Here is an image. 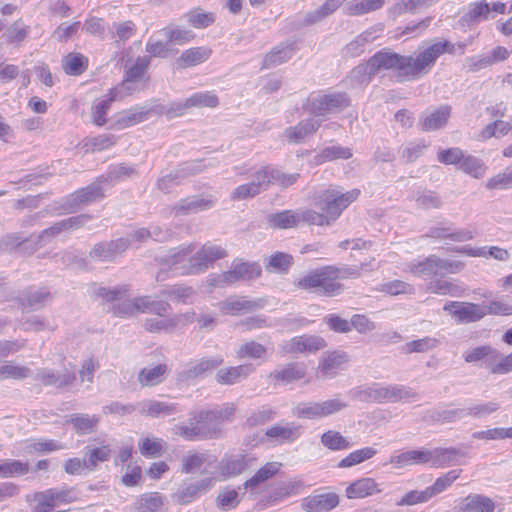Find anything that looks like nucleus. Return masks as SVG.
<instances>
[{"label": "nucleus", "instance_id": "a19ab883", "mask_svg": "<svg viewBox=\"0 0 512 512\" xmlns=\"http://www.w3.org/2000/svg\"><path fill=\"white\" fill-rule=\"evenodd\" d=\"M148 112L141 108H132L119 113L115 123L113 124L115 129H124L133 125H136L146 119Z\"/></svg>", "mask_w": 512, "mask_h": 512}, {"label": "nucleus", "instance_id": "c85d7f7f", "mask_svg": "<svg viewBox=\"0 0 512 512\" xmlns=\"http://www.w3.org/2000/svg\"><path fill=\"white\" fill-rule=\"evenodd\" d=\"M265 435L277 442H293L301 435V426L294 423H277L265 432Z\"/></svg>", "mask_w": 512, "mask_h": 512}, {"label": "nucleus", "instance_id": "5701e85b", "mask_svg": "<svg viewBox=\"0 0 512 512\" xmlns=\"http://www.w3.org/2000/svg\"><path fill=\"white\" fill-rule=\"evenodd\" d=\"M427 236L435 239L463 242L472 239L473 232L467 229H454L448 224L439 223L429 229Z\"/></svg>", "mask_w": 512, "mask_h": 512}, {"label": "nucleus", "instance_id": "13d9d810", "mask_svg": "<svg viewBox=\"0 0 512 512\" xmlns=\"http://www.w3.org/2000/svg\"><path fill=\"white\" fill-rule=\"evenodd\" d=\"M293 265V257L283 252H277L270 256L266 264V270L285 274Z\"/></svg>", "mask_w": 512, "mask_h": 512}, {"label": "nucleus", "instance_id": "7c9ffc66", "mask_svg": "<svg viewBox=\"0 0 512 512\" xmlns=\"http://www.w3.org/2000/svg\"><path fill=\"white\" fill-rule=\"evenodd\" d=\"M100 417L97 415H89L86 413H76L69 416L66 423L72 425L74 431L78 435L91 434L97 430Z\"/></svg>", "mask_w": 512, "mask_h": 512}, {"label": "nucleus", "instance_id": "20e7f679", "mask_svg": "<svg viewBox=\"0 0 512 512\" xmlns=\"http://www.w3.org/2000/svg\"><path fill=\"white\" fill-rule=\"evenodd\" d=\"M359 189L342 192L334 186L316 192L312 199L314 205L325 213L333 224L342 212L360 196Z\"/></svg>", "mask_w": 512, "mask_h": 512}, {"label": "nucleus", "instance_id": "338daca9", "mask_svg": "<svg viewBox=\"0 0 512 512\" xmlns=\"http://www.w3.org/2000/svg\"><path fill=\"white\" fill-rule=\"evenodd\" d=\"M305 375L304 368L297 364H289L282 370L274 371L271 376L275 380H280L284 383H290L292 381L303 378Z\"/></svg>", "mask_w": 512, "mask_h": 512}, {"label": "nucleus", "instance_id": "412c9836", "mask_svg": "<svg viewBox=\"0 0 512 512\" xmlns=\"http://www.w3.org/2000/svg\"><path fill=\"white\" fill-rule=\"evenodd\" d=\"M224 314H238L242 311H254L264 307V300H250L247 297L233 296L219 304Z\"/></svg>", "mask_w": 512, "mask_h": 512}, {"label": "nucleus", "instance_id": "58836bf2", "mask_svg": "<svg viewBox=\"0 0 512 512\" xmlns=\"http://www.w3.org/2000/svg\"><path fill=\"white\" fill-rule=\"evenodd\" d=\"M166 372L167 366L165 364L143 368L138 374V381L142 386H155L164 380Z\"/></svg>", "mask_w": 512, "mask_h": 512}, {"label": "nucleus", "instance_id": "c03bdc74", "mask_svg": "<svg viewBox=\"0 0 512 512\" xmlns=\"http://www.w3.org/2000/svg\"><path fill=\"white\" fill-rule=\"evenodd\" d=\"M390 463L395 468L401 469L411 465H423L422 448L408 450L390 457Z\"/></svg>", "mask_w": 512, "mask_h": 512}, {"label": "nucleus", "instance_id": "4be33fe9", "mask_svg": "<svg viewBox=\"0 0 512 512\" xmlns=\"http://www.w3.org/2000/svg\"><path fill=\"white\" fill-rule=\"evenodd\" d=\"M235 413V406L232 403H226L215 410H202L194 413V419L199 423H208L209 426H215L214 423L231 421ZM216 427H218L216 425Z\"/></svg>", "mask_w": 512, "mask_h": 512}, {"label": "nucleus", "instance_id": "f8f14e48", "mask_svg": "<svg viewBox=\"0 0 512 512\" xmlns=\"http://www.w3.org/2000/svg\"><path fill=\"white\" fill-rule=\"evenodd\" d=\"M460 451L454 447L433 449L422 448L423 465H430L433 468H443L457 462Z\"/></svg>", "mask_w": 512, "mask_h": 512}, {"label": "nucleus", "instance_id": "f03ea898", "mask_svg": "<svg viewBox=\"0 0 512 512\" xmlns=\"http://www.w3.org/2000/svg\"><path fill=\"white\" fill-rule=\"evenodd\" d=\"M357 276H359V273L351 268L324 266L311 270L297 279L295 286L320 296L334 297L344 290L340 280Z\"/></svg>", "mask_w": 512, "mask_h": 512}, {"label": "nucleus", "instance_id": "de8ad7c7", "mask_svg": "<svg viewBox=\"0 0 512 512\" xmlns=\"http://www.w3.org/2000/svg\"><path fill=\"white\" fill-rule=\"evenodd\" d=\"M352 156L351 149L338 145L328 146L315 156V163L322 164L336 159H349Z\"/></svg>", "mask_w": 512, "mask_h": 512}, {"label": "nucleus", "instance_id": "aec40b11", "mask_svg": "<svg viewBox=\"0 0 512 512\" xmlns=\"http://www.w3.org/2000/svg\"><path fill=\"white\" fill-rule=\"evenodd\" d=\"M339 504V498L334 493L319 494L306 497L301 507L305 512H328Z\"/></svg>", "mask_w": 512, "mask_h": 512}, {"label": "nucleus", "instance_id": "49530a36", "mask_svg": "<svg viewBox=\"0 0 512 512\" xmlns=\"http://www.w3.org/2000/svg\"><path fill=\"white\" fill-rule=\"evenodd\" d=\"M321 444L329 450L340 451L347 450L352 447L349 442L340 432L335 430H328L321 435Z\"/></svg>", "mask_w": 512, "mask_h": 512}, {"label": "nucleus", "instance_id": "4468645a", "mask_svg": "<svg viewBox=\"0 0 512 512\" xmlns=\"http://www.w3.org/2000/svg\"><path fill=\"white\" fill-rule=\"evenodd\" d=\"M150 65V57L149 56H139L135 59V61L129 65L125 64L126 74L125 79L122 82L120 87H117L122 94L127 95L131 94L133 89L130 84L134 82L141 81L144 78V75Z\"/></svg>", "mask_w": 512, "mask_h": 512}, {"label": "nucleus", "instance_id": "393cba45", "mask_svg": "<svg viewBox=\"0 0 512 512\" xmlns=\"http://www.w3.org/2000/svg\"><path fill=\"white\" fill-rule=\"evenodd\" d=\"M379 484L373 478H360L346 488V497L349 499H362L380 493Z\"/></svg>", "mask_w": 512, "mask_h": 512}, {"label": "nucleus", "instance_id": "4d7b16f0", "mask_svg": "<svg viewBox=\"0 0 512 512\" xmlns=\"http://www.w3.org/2000/svg\"><path fill=\"white\" fill-rule=\"evenodd\" d=\"M30 375L31 370L28 367L17 365L12 361H6L0 365V380H21L29 377Z\"/></svg>", "mask_w": 512, "mask_h": 512}, {"label": "nucleus", "instance_id": "473e14b6", "mask_svg": "<svg viewBox=\"0 0 512 512\" xmlns=\"http://www.w3.org/2000/svg\"><path fill=\"white\" fill-rule=\"evenodd\" d=\"M494 502L483 495L470 494L465 497L459 507V512H493Z\"/></svg>", "mask_w": 512, "mask_h": 512}, {"label": "nucleus", "instance_id": "0e129e2a", "mask_svg": "<svg viewBox=\"0 0 512 512\" xmlns=\"http://www.w3.org/2000/svg\"><path fill=\"white\" fill-rule=\"evenodd\" d=\"M439 344V341L433 337H424L421 339L413 340L407 342L403 346V350L405 353H425L434 348H436Z\"/></svg>", "mask_w": 512, "mask_h": 512}, {"label": "nucleus", "instance_id": "a18cd8bd", "mask_svg": "<svg viewBox=\"0 0 512 512\" xmlns=\"http://www.w3.org/2000/svg\"><path fill=\"white\" fill-rule=\"evenodd\" d=\"M450 108L442 106L431 114L424 117L421 122L424 131H432L443 127L449 118Z\"/></svg>", "mask_w": 512, "mask_h": 512}, {"label": "nucleus", "instance_id": "09e8293b", "mask_svg": "<svg viewBox=\"0 0 512 512\" xmlns=\"http://www.w3.org/2000/svg\"><path fill=\"white\" fill-rule=\"evenodd\" d=\"M293 56V47L291 45H279L275 47L264 59V67L270 68L278 66L288 61Z\"/></svg>", "mask_w": 512, "mask_h": 512}, {"label": "nucleus", "instance_id": "052dcab7", "mask_svg": "<svg viewBox=\"0 0 512 512\" xmlns=\"http://www.w3.org/2000/svg\"><path fill=\"white\" fill-rule=\"evenodd\" d=\"M461 470H450L442 476L438 477L428 489L432 498L446 491L459 477Z\"/></svg>", "mask_w": 512, "mask_h": 512}, {"label": "nucleus", "instance_id": "e433bc0d", "mask_svg": "<svg viewBox=\"0 0 512 512\" xmlns=\"http://www.w3.org/2000/svg\"><path fill=\"white\" fill-rule=\"evenodd\" d=\"M163 497L158 492L142 494L135 502L136 512H161Z\"/></svg>", "mask_w": 512, "mask_h": 512}, {"label": "nucleus", "instance_id": "c9c22d12", "mask_svg": "<svg viewBox=\"0 0 512 512\" xmlns=\"http://www.w3.org/2000/svg\"><path fill=\"white\" fill-rule=\"evenodd\" d=\"M268 224L277 229H288L299 225L298 210H285L267 217Z\"/></svg>", "mask_w": 512, "mask_h": 512}, {"label": "nucleus", "instance_id": "0eeeda50", "mask_svg": "<svg viewBox=\"0 0 512 512\" xmlns=\"http://www.w3.org/2000/svg\"><path fill=\"white\" fill-rule=\"evenodd\" d=\"M172 432L187 441L218 438L221 429L216 426H209L208 423H199L194 419V414L188 423H179L173 426Z\"/></svg>", "mask_w": 512, "mask_h": 512}, {"label": "nucleus", "instance_id": "dca6fc26", "mask_svg": "<svg viewBox=\"0 0 512 512\" xmlns=\"http://www.w3.org/2000/svg\"><path fill=\"white\" fill-rule=\"evenodd\" d=\"M349 356L343 351H332L322 356L319 362V373L325 378H332L344 370Z\"/></svg>", "mask_w": 512, "mask_h": 512}, {"label": "nucleus", "instance_id": "ea45409f", "mask_svg": "<svg viewBox=\"0 0 512 512\" xmlns=\"http://www.w3.org/2000/svg\"><path fill=\"white\" fill-rule=\"evenodd\" d=\"M377 454V450L373 447H363L361 449L350 452L344 457L339 463V468H351L358 464H361L367 460H370Z\"/></svg>", "mask_w": 512, "mask_h": 512}, {"label": "nucleus", "instance_id": "e2e57ef3", "mask_svg": "<svg viewBox=\"0 0 512 512\" xmlns=\"http://www.w3.org/2000/svg\"><path fill=\"white\" fill-rule=\"evenodd\" d=\"M461 252L463 253H466L468 254L469 256H473V257H493L497 260H500V261H505V260H508L509 259V252L507 250H504V249H501V248H498V247H490L489 249H487L486 247H482V248H477V249H473V248H463L462 250H460Z\"/></svg>", "mask_w": 512, "mask_h": 512}, {"label": "nucleus", "instance_id": "423d86ee", "mask_svg": "<svg viewBox=\"0 0 512 512\" xmlns=\"http://www.w3.org/2000/svg\"><path fill=\"white\" fill-rule=\"evenodd\" d=\"M216 484L213 476L204 477L199 480H187L180 484L178 489L171 494V499L179 505H187L196 500L200 495L211 490Z\"/></svg>", "mask_w": 512, "mask_h": 512}, {"label": "nucleus", "instance_id": "7ed1b4c3", "mask_svg": "<svg viewBox=\"0 0 512 512\" xmlns=\"http://www.w3.org/2000/svg\"><path fill=\"white\" fill-rule=\"evenodd\" d=\"M298 178V173L285 174L282 171L269 166L263 167L254 173L253 179L249 183L236 187L231 194V198L233 200L253 198L266 190L271 183L287 188L293 185Z\"/></svg>", "mask_w": 512, "mask_h": 512}, {"label": "nucleus", "instance_id": "6ab92c4d", "mask_svg": "<svg viewBox=\"0 0 512 512\" xmlns=\"http://www.w3.org/2000/svg\"><path fill=\"white\" fill-rule=\"evenodd\" d=\"M491 17V8L485 1H476L467 6L466 12L459 19L462 27H471Z\"/></svg>", "mask_w": 512, "mask_h": 512}, {"label": "nucleus", "instance_id": "4c0bfd02", "mask_svg": "<svg viewBox=\"0 0 512 512\" xmlns=\"http://www.w3.org/2000/svg\"><path fill=\"white\" fill-rule=\"evenodd\" d=\"M408 270L414 276L418 277L440 275L438 268V257L435 255H430L422 261L411 263L408 266Z\"/></svg>", "mask_w": 512, "mask_h": 512}, {"label": "nucleus", "instance_id": "ddd939ff", "mask_svg": "<svg viewBox=\"0 0 512 512\" xmlns=\"http://www.w3.org/2000/svg\"><path fill=\"white\" fill-rule=\"evenodd\" d=\"M102 197L100 184L92 183L68 196L63 203V208L67 212H74L81 205L91 203Z\"/></svg>", "mask_w": 512, "mask_h": 512}, {"label": "nucleus", "instance_id": "2f4dec72", "mask_svg": "<svg viewBox=\"0 0 512 512\" xmlns=\"http://www.w3.org/2000/svg\"><path fill=\"white\" fill-rule=\"evenodd\" d=\"M344 0H326L322 6L316 10L309 11L301 21L302 26H311L319 23L326 17L333 14L342 4Z\"/></svg>", "mask_w": 512, "mask_h": 512}, {"label": "nucleus", "instance_id": "3c124183", "mask_svg": "<svg viewBox=\"0 0 512 512\" xmlns=\"http://www.w3.org/2000/svg\"><path fill=\"white\" fill-rule=\"evenodd\" d=\"M51 298V294L45 288H29L20 297L25 307L37 308Z\"/></svg>", "mask_w": 512, "mask_h": 512}, {"label": "nucleus", "instance_id": "9b49d317", "mask_svg": "<svg viewBox=\"0 0 512 512\" xmlns=\"http://www.w3.org/2000/svg\"><path fill=\"white\" fill-rule=\"evenodd\" d=\"M326 346L325 340L316 335H302L283 343L285 353H315Z\"/></svg>", "mask_w": 512, "mask_h": 512}, {"label": "nucleus", "instance_id": "c756f323", "mask_svg": "<svg viewBox=\"0 0 512 512\" xmlns=\"http://www.w3.org/2000/svg\"><path fill=\"white\" fill-rule=\"evenodd\" d=\"M215 202L213 198L190 197L181 200L174 210L177 215H189L209 210L215 205Z\"/></svg>", "mask_w": 512, "mask_h": 512}, {"label": "nucleus", "instance_id": "cd10ccee", "mask_svg": "<svg viewBox=\"0 0 512 512\" xmlns=\"http://www.w3.org/2000/svg\"><path fill=\"white\" fill-rule=\"evenodd\" d=\"M248 466V460L244 454L226 456L219 464V471L224 480L243 473Z\"/></svg>", "mask_w": 512, "mask_h": 512}, {"label": "nucleus", "instance_id": "864d4df0", "mask_svg": "<svg viewBox=\"0 0 512 512\" xmlns=\"http://www.w3.org/2000/svg\"><path fill=\"white\" fill-rule=\"evenodd\" d=\"M458 169L473 178L479 179L485 175L487 167L481 159L465 154L463 161H461V166H459Z\"/></svg>", "mask_w": 512, "mask_h": 512}, {"label": "nucleus", "instance_id": "bf43d9fd", "mask_svg": "<svg viewBox=\"0 0 512 512\" xmlns=\"http://www.w3.org/2000/svg\"><path fill=\"white\" fill-rule=\"evenodd\" d=\"M208 454L198 452H187L181 460V471L189 474L199 470L208 461Z\"/></svg>", "mask_w": 512, "mask_h": 512}, {"label": "nucleus", "instance_id": "b1692460", "mask_svg": "<svg viewBox=\"0 0 512 512\" xmlns=\"http://www.w3.org/2000/svg\"><path fill=\"white\" fill-rule=\"evenodd\" d=\"M254 371L251 364H243L219 369L215 375L217 383L221 385H233L247 378Z\"/></svg>", "mask_w": 512, "mask_h": 512}, {"label": "nucleus", "instance_id": "72a5a7b5", "mask_svg": "<svg viewBox=\"0 0 512 512\" xmlns=\"http://www.w3.org/2000/svg\"><path fill=\"white\" fill-rule=\"evenodd\" d=\"M211 53L209 48L193 47L183 51L177 63L181 68L193 67L208 60Z\"/></svg>", "mask_w": 512, "mask_h": 512}, {"label": "nucleus", "instance_id": "774afa93", "mask_svg": "<svg viewBox=\"0 0 512 512\" xmlns=\"http://www.w3.org/2000/svg\"><path fill=\"white\" fill-rule=\"evenodd\" d=\"M194 249L193 244L181 245L171 249L165 258V263L170 267H177L186 260V257L189 256Z\"/></svg>", "mask_w": 512, "mask_h": 512}, {"label": "nucleus", "instance_id": "6e6552de", "mask_svg": "<svg viewBox=\"0 0 512 512\" xmlns=\"http://www.w3.org/2000/svg\"><path fill=\"white\" fill-rule=\"evenodd\" d=\"M77 498L74 489L52 488L36 494L37 512H49L52 508L61 504L75 501Z\"/></svg>", "mask_w": 512, "mask_h": 512}, {"label": "nucleus", "instance_id": "79ce46f5", "mask_svg": "<svg viewBox=\"0 0 512 512\" xmlns=\"http://www.w3.org/2000/svg\"><path fill=\"white\" fill-rule=\"evenodd\" d=\"M385 0H353L347 4L345 11L347 15H363L382 8Z\"/></svg>", "mask_w": 512, "mask_h": 512}, {"label": "nucleus", "instance_id": "f704fd0d", "mask_svg": "<svg viewBox=\"0 0 512 512\" xmlns=\"http://www.w3.org/2000/svg\"><path fill=\"white\" fill-rule=\"evenodd\" d=\"M139 313H153L158 316H163L170 309L168 302L156 299L152 296L137 297V304Z\"/></svg>", "mask_w": 512, "mask_h": 512}, {"label": "nucleus", "instance_id": "bb28decb", "mask_svg": "<svg viewBox=\"0 0 512 512\" xmlns=\"http://www.w3.org/2000/svg\"><path fill=\"white\" fill-rule=\"evenodd\" d=\"M319 127L320 122L318 120L309 118L301 121L296 126L287 128L284 131V136L290 143H300L314 134Z\"/></svg>", "mask_w": 512, "mask_h": 512}, {"label": "nucleus", "instance_id": "a211bd4d", "mask_svg": "<svg viewBox=\"0 0 512 512\" xmlns=\"http://www.w3.org/2000/svg\"><path fill=\"white\" fill-rule=\"evenodd\" d=\"M228 284H233L240 280H251L261 275V267L257 263L243 262L236 259L232 262L230 270L226 271Z\"/></svg>", "mask_w": 512, "mask_h": 512}, {"label": "nucleus", "instance_id": "6e6d98bb", "mask_svg": "<svg viewBox=\"0 0 512 512\" xmlns=\"http://www.w3.org/2000/svg\"><path fill=\"white\" fill-rule=\"evenodd\" d=\"M373 39L372 32L365 31L361 33L344 47V55L347 57H357L361 55L364 52L365 46Z\"/></svg>", "mask_w": 512, "mask_h": 512}, {"label": "nucleus", "instance_id": "5fc2aeb1", "mask_svg": "<svg viewBox=\"0 0 512 512\" xmlns=\"http://www.w3.org/2000/svg\"><path fill=\"white\" fill-rule=\"evenodd\" d=\"M185 18L191 26L197 29L206 28L215 21L214 13L206 12L199 7L186 13Z\"/></svg>", "mask_w": 512, "mask_h": 512}, {"label": "nucleus", "instance_id": "8fccbe9b", "mask_svg": "<svg viewBox=\"0 0 512 512\" xmlns=\"http://www.w3.org/2000/svg\"><path fill=\"white\" fill-rule=\"evenodd\" d=\"M88 65V60L80 53H70L62 61L63 70L69 75L82 74Z\"/></svg>", "mask_w": 512, "mask_h": 512}, {"label": "nucleus", "instance_id": "680f3d73", "mask_svg": "<svg viewBox=\"0 0 512 512\" xmlns=\"http://www.w3.org/2000/svg\"><path fill=\"white\" fill-rule=\"evenodd\" d=\"M486 366L493 374H506L512 367V355L504 356L495 349Z\"/></svg>", "mask_w": 512, "mask_h": 512}, {"label": "nucleus", "instance_id": "f3484780", "mask_svg": "<svg viewBox=\"0 0 512 512\" xmlns=\"http://www.w3.org/2000/svg\"><path fill=\"white\" fill-rule=\"evenodd\" d=\"M224 359L221 355L210 358H202L198 361L191 362L187 365L181 374L183 380H191L203 377L206 373L211 372L213 369L221 366Z\"/></svg>", "mask_w": 512, "mask_h": 512}, {"label": "nucleus", "instance_id": "69168bd1", "mask_svg": "<svg viewBox=\"0 0 512 512\" xmlns=\"http://www.w3.org/2000/svg\"><path fill=\"white\" fill-rule=\"evenodd\" d=\"M267 352V349L265 346H263L260 343H257L255 341H249L244 344H242L237 352V358L244 359V358H252V359H261L265 356Z\"/></svg>", "mask_w": 512, "mask_h": 512}, {"label": "nucleus", "instance_id": "f257e3e1", "mask_svg": "<svg viewBox=\"0 0 512 512\" xmlns=\"http://www.w3.org/2000/svg\"><path fill=\"white\" fill-rule=\"evenodd\" d=\"M456 52V45L447 40L432 43L419 52L416 57L380 51L372 56L366 64L354 68L352 75L363 77L360 79L361 82H368L378 72L389 70L402 79H418L429 73L442 54H455Z\"/></svg>", "mask_w": 512, "mask_h": 512}, {"label": "nucleus", "instance_id": "a878e982", "mask_svg": "<svg viewBox=\"0 0 512 512\" xmlns=\"http://www.w3.org/2000/svg\"><path fill=\"white\" fill-rule=\"evenodd\" d=\"M123 95L124 94H122L118 88H113L110 90L108 97L103 99H97L93 103L91 110L93 123L97 126H103L104 124H106V114L110 110L111 103L121 98Z\"/></svg>", "mask_w": 512, "mask_h": 512}, {"label": "nucleus", "instance_id": "9d476101", "mask_svg": "<svg viewBox=\"0 0 512 512\" xmlns=\"http://www.w3.org/2000/svg\"><path fill=\"white\" fill-rule=\"evenodd\" d=\"M443 310L457 317L459 321L467 323L478 321L487 315L485 305L468 302L450 301L444 305Z\"/></svg>", "mask_w": 512, "mask_h": 512}, {"label": "nucleus", "instance_id": "2eb2a0df", "mask_svg": "<svg viewBox=\"0 0 512 512\" xmlns=\"http://www.w3.org/2000/svg\"><path fill=\"white\" fill-rule=\"evenodd\" d=\"M137 411L147 417L159 418L178 413L181 409L176 403L146 399L137 403Z\"/></svg>", "mask_w": 512, "mask_h": 512}, {"label": "nucleus", "instance_id": "37998d69", "mask_svg": "<svg viewBox=\"0 0 512 512\" xmlns=\"http://www.w3.org/2000/svg\"><path fill=\"white\" fill-rule=\"evenodd\" d=\"M30 471L28 462L14 459L0 460V477L11 478L27 474Z\"/></svg>", "mask_w": 512, "mask_h": 512}, {"label": "nucleus", "instance_id": "1a4fd4ad", "mask_svg": "<svg viewBox=\"0 0 512 512\" xmlns=\"http://www.w3.org/2000/svg\"><path fill=\"white\" fill-rule=\"evenodd\" d=\"M130 246V240L121 237L116 240L97 243L91 249L89 256L93 260L111 262L121 256Z\"/></svg>", "mask_w": 512, "mask_h": 512}, {"label": "nucleus", "instance_id": "39448f33", "mask_svg": "<svg viewBox=\"0 0 512 512\" xmlns=\"http://www.w3.org/2000/svg\"><path fill=\"white\" fill-rule=\"evenodd\" d=\"M227 251L220 245L207 242L196 253L190 256L188 263L177 269L183 275H196L205 272L216 260L227 256Z\"/></svg>", "mask_w": 512, "mask_h": 512}, {"label": "nucleus", "instance_id": "603ef678", "mask_svg": "<svg viewBox=\"0 0 512 512\" xmlns=\"http://www.w3.org/2000/svg\"><path fill=\"white\" fill-rule=\"evenodd\" d=\"M305 111L315 116H324L330 113L325 94L312 93L303 105Z\"/></svg>", "mask_w": 512, "mask_h": 512}]
</instances>
